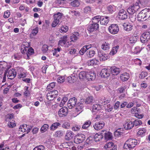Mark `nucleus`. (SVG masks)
I'll list each match as a JSON object with an SVG mask.
<instances>
[{"label": "nucleus", "mask_w": 150, "mask_h": 150, "mask_svg": "<svg viewBox=\"0 0 150 150\" xmlns=\"http://www.w3.org/2000/svg\"><path fill=\"white\" fill-rule=\"evenodd\" d=\"M138 37L137 36H132L129 39V42L131 43H135L137 40Z\"/></svg>", "instance_id": "nucleus-42"}, {"label": "nucleus", "mask_w": 150, "mask_h": 150, "mask_svg": "<svg viewBox=\"0 0 150 150\" xmlns=\"http://www.w3.org/2000/svg\"><path fill=\"white\" fill-rule=\"evenodd\" d=\"M28 48L27 47H26L24 49L23 52H22V53H26L27 54V55L28 58L29 57V56L30 55L32 54V53H33L34 52V50L31 47H30L28 48V50L27 51L26 48Z\"/></svg>", "instance_id": "nucleus-23"}, {"label": "nucleus", "mask_w": 150, "mask_h": 150, "mask_svg": "<svg viewBox=\"0 0 150 150\" xmlns=\"http://www.w3.org/2000/svg\"><path fill=\"white\" fill-rule=\"evenodd\" d=\"M4 144H0V150H10L8 147L4 148Z\"/></svg>", "instance_id": "nucleus-64"}, {"label": "nucleus", "mask_w": 150, "mask_h": 150, "mask_svg": "<svg viewBox=\"0 0 150 150\" xmlns=\"http://www.w3.org/2000/svg\"><path fill=\"white\" fill-rule=\"evenodd\" d=\"M133 122L134 123V125L135 126H138L142 124V122L140 120H135Z\"/></svg>", "instance_id": "nucleus-62"}, {"label": "nucleus", "mask_w": 150, "mask_h": 150, "mask_svg": "<svg viewBox=\"0 0 150 150\" xmlns=\"http://www.w3.org/2000/svg\"><path fill=\"white\" fill-rule=\"evenodd\" d=\"M91 124V122L90 121L86 122L82 126V128L83 129H86Z\"/></svg>", "instance_id": "nucleus-47"}, {"label": "nucleus", "mask_w": 150, "mask_h": 150, "mask_svg": "<svg viewBox=\"0 0 150 150\" xmlns=\"http://www.w3.org/2000/svg\"><path fill=\"white\" fill-rule=\"evenodd\" d=\"M139 8V6L137 5H134L133 6L129 7L127 9V11L130 14H135V13Z\"/></svg>", "instance_id": "nucleus-11"}, {"label": "nucleus", "mask_w": 150, "mask_h": 150, "mask_svg": "<svg viewBox=\"0 0 150 150\" xmlns=\"http://www.w3.org/2000/svg\"><path fill=\"white\" fill-rule=\"evenodd\" d=\"M16 73L15 70L12 69L8 71L7 76L9 79H12L16 76Z\"/></svg>", "instance_id": "nucleus-17"}, {"label": "nucleus", "mask_w": 150, "mask_h": 150, "mask_svg": "<svg viewBox=\"0 0 150 150\" xmlns=\"http://www.w3.org/2000/svg\"><path fill=\"white\" fill-rule=\"evenodd\" d=\"M101 108V105L99 104L94 105L93 107L92 111L93 112H96L100 110Z\"/></svg>", "instance_id": "nucleus-36"}, {"label": "nucleus", "mask_w": 150, "mask_h": 150, "mask_svg": "<svg viewBox=\"0 0 150 150\" xmlns=\"http://www.w3.org/2000/svg\"><path fill=\"white\" fill-rule=\"evenodd\" d=\"M61 125L60 123L56 122L53 123L50 126V129L51 131H54Z\"/></svg>", "instance_id": "nucleus-29"}, {"label": "nucleus", "mask_w": 150, "mask_h": 150, "mask_svg": "<svg viewBox=\"0 0 150 150\" xmlns=\"http://www.w3.org/2000/svg\"><path fill=\"white\" fill-rule=\"evenodd\" d=\"M80 4V1L79 0H75L71 2V5L74 7H78Z\"/></svg>", "instance_id": "nucleus-45"}, {"label": "nucleus", "mask_w": 150, "mask_h": 150, "mask_svg": "<svg viewBox=\"0 0 150 150\" xmlns=\"http://www.w3.org/2000/svg\"><path fill=\"white\" fill-rule=\"evenodd\" d=\"M31 128L30 127H29L28 125H23L20 126L19 131L23 132H26V133H28L30 132Z\"/></svg>", "instance_id": "nucleus-10"}, {"label": "nucleus", "mask_w": 150, "mask_h": 150, "mask_svg": "<svg viewBox=\"0 0 150 150\" xmlns=\"http://www.w3.org/2000/svg\"><path fill=\"white\" fill-rule=\"evenodd\" d=\"M98 57L100 61H105L109 58V55L108 54H106L101 52L98 53Z\"/></svg>", "instance_id": "nucleus-12"}, {"label": "nucleus", "mask_w": 150, "mask_h": 150, "mask_svg": "<svg viewBox=\"0 0 150 150\" xmlns=\"http://www.w3.org/2000/svg\"><path fill=\"white\" fill-rule=\"evenodd\" d=\"M68 40L67 35H64L61 37L58 42V44L59 46H64Z\"/></svg>", "instance_id": "nucleus-18"}, {"label": "nucleus", "mask_w": 150, "mask_h": 150, "mask_svg": "<svg viewBox=\"0 0 150 150\" xmlns=\"http://www.w3.org/2000/svg\"><path fill=\"white\" fill-rule=\"evenodd\" d=\"M87 53L88 57H91L94 56L95 54V52L93 50H91L87 51Z\"/></svg>", "instance_id": "nucleus-60"}, {"label": "nucleus", "mask_w": 150, "mask_h": 150, "mask_svg": "<svg viewBox=\"0 0 150 150\" xmlns=\"http://www.w3.org/2000/svg\"><path fill=\"white\" fill-rule=\"evenodd\" d=\"M124 30L127 31H129L132 29L133 25L131 23H124L123 25Z\"/></svg>", "instance_id": "nucleus-24"}, {"label": "nucleus", "mask_w": 150, "mask_h": 150, "mask_svg": "<svg viewBox=\"0 0 150 150\" xmlns=\"http://www.w3.org/2000/svg\"><path fill=\"white\" fill-rule=\"evenodd\" d=\"M80 35L79 33L77 32L73 33L70 37V40L71 41L75 42L79 38Z\"/></svg>", "instance_id": "nucleus-21"}, {"label": "nucleus", "mask_w": 150, "mask_h": 150, "mask_svg": "<svg viewBox=\"0 0 150 150\" xmlns=\"http://www.w3.org/2000/svg\"><path fill=\"white\" fill-rule=\"evenodd\" d=\"M85 139V135L83 134L79 133L77 134L74 138V142L76 144L82 143Z\"/></svg>", "instance_id": "nucleus-3"}, {"label": "nucleus", "mask_w": 150, "mask_h": 150, "mask_svg": "<svg viewBox=\"0 0 150 150\" xmlns=\"http://www.w3.org/2000/svg\"><path fill=\"white\" fill-rule=\"evenodd\" d=\"M62 49L60 47H58L57 48L54 49L52 51L53 54L54 56H56V57H58L59 56L58 53Z\"/></svg>", "instance_id": "nucleus-41"}, {"label": "nucleus", "mask_w": 150, "mask_h": 150, "mask_svg": "<svg viewBox=\"0 0 150 150\" xmlns=\"http://www.w3.org/2000/svg\"><path fill=\"white\" fill-rule=\"evenodd\" d=\"M13 57L15 60H19L21 58V55L19 53H16L14 54Z\"/></svg>", "instance_id": "nucleus-55"}, {"label": "nucleus", "mask_w": 150, "mask_h": 150, "mask_svg": "<svg viewBox=\"0 0 150 150\" xmlns=\"http://www.w3.org/2000/svg\"><path fill=\"white\" fill-rule=\"evenodd\" d=\"M96 74L93 71L87 72V79L88 81H92L95 79Z\"/></svg>", "instance_id": "nucleus-19"}, {"label": "nucleus", "mask_w": 150, "mask_h": 150, "mask_svg": "<svg viewBox=\"0 0 150 150\" xmlns=\"http://www.w3.org/2000/svg\"><path fill=\"white\" fill-rule=\"evenodd\" d=\"M120 77L122 81H126L129 79V75L127 73L124 72L121 75Z\"/></svg>", "instance_id": "nucleus-27"}, {"label": "nucleus", "mask_w": 150, "mask_h": 150, "mask_svg": "<svg viewBox=\"0 0 150 150\" xmlns=\"http://www.w3.org/2000/svg\"><path fill=\"white\" fill-rule=\"evenodd\" d=\"M94 100L93 97L91 96L87 97L85 100V103L86 104H90L92 103Z\"/></svg>", "instance_id": "nucleus-38"}, {"label": "nucleus", "mask_w": 150, "mask_h": 150, "mask_svg": "<svg viewBox=\"0 0 150 150\" xmlns=\"http://www.w3.org/2000/svg\"><path fill=\"white\" fill-rule=\"evenodd\" d=\"M150 17V9H145L142 10L138 14L137 19L139 21H144Z\"/></svg>", "instance_id": "nucleus-1"}, {"label": "nucleus", "mask_w": 150, "mask_h": 150, "mask_svg": "<svg viewBox=\"0 0 150 150\" xmlns=\"http://www.w3.org/2000/svg\"><path fill=\"white\" fill-rule=\"evenodd\" d=\"M105 137L106 139H111L112 138V133L108 132L105 134Z\"/></svg>", "instance_id": "nucleus-46"}, {"label": "nucleus", "mask_w": 150, "mask_h": 150, "mask_svg": "<svg viewBox=\"0 0 150 150\" xmlns=\"http://www.w3.org/2000/svg\"><path fill=\"white\" fill-rule=\"evenodd\" d=\"M147 75V73L146 72L143 71L140 74L139 77L141 79H143Z\"/></svg>", "instance_id": "nucleus-61"}, {"label": "nucleus", "mask_w": 150, "mask_h": 150, "mask_svg": "<svg viewBox=\"0 0 150 150\" xmlns=\"http://www.w3.org/2000/svg\"><path fill=\"white\" fill-rule=\"evenodd\" d=\"M68 112V109L67 107H64L61 108L58 112V114L61 117L66 116Z\"/></svg>", "instance_id": "nucleus-8"}, {"label": "nucleus", "mask_w": 150, "mask_h": 150, "mask_svg": "<svg viewBox=\"0 0 150 150\" xmlns=\"http://www.w3.org/2000/svg\"><path fill=\"white\" fill-rule=\"evenodd\" d=\"M104 122L100 121L96 122L93 126L96 130H98L104 127Z\"/></svg>", "instance_id": "nucleus-14"}, {"label": "nucleus", "mask_w": 150, "mask_h": 150, "mask_svg": "<svg viewBox=\"0 0 150 150\" xmlns=\"http://www.w3.org/2000/svg\"><path fill=\"white\" fill-rule=\"evenodd\" d=\"M124 128L126 129H130L134 126V123L132 121L126 122L123 125Z\"/></svg>", "instance_id": "nucleus-22"}, {"label": "nucleus", "mask_w": 150, "mask_h": 150, "mask_svg": "<svg viewBox=\"0 0 150 150\" xmlns=\"http://www.w3.org/2000/svg\"><path fill=\"white\" fill-rule=\"evenodd\" d=\"M103 135L100 133H97L95 134L94 139L96 142H98L101 140L103 137Z\"/></svg>", "instance_id": "nucleus-25"}, {"label": "nucleus", "mask_w": 150, "mask_h": 150, "mask_svg": "<svg viewBox=\"0 0 150 150\" xmlns=\"http://www.w3.org/2000/svg\"><path fill=\"white\" fill-rule=\"evenodd\" d=\"M108 30L110 33L112 34L117 33L119 30L118 26L116 24H112L109 26Z\"/></svg>", "instance_id": "nucleus-4"}, {"label": "nucleus", "mask_w": 150, "mask_h": 150, "mask_svg": "<svg viewBox=\"0 0 150 150\" xmlns=\"http://www.w3.org/2000/svg\"><path fill=\"white\" fill-rule=\"evenodd\" d=\"M109 21L108 17H104L103 16H101L100 23L102 25H105L108 23Z\"/></svg>", "instance_id": "nucleus-28"}, {"label": "nucleus", "mask_w": 150, "mask_h": 150, "mask_svg": "<svg viewBox=\"0 0 150 150\" xmlns=\"http://www.w3.org/2000/svg\"><path fill=\"white\" fill-rule=\"evenodd\" d=\"M83 107V104L80 103L77 104L76 106L75 110L76 112L78 113L77 115L79 114L82 111Z\"/></svg>", "instance_id": "nucleus-20"}, {"label": "nucleus", "mask_w": 150, "mask_h": 150, "mask_svg": "<svg viewBox=\"0 0 150 150\" xmlns=\"http://www.w3.org/2000/svg\"><path fill=\"white\" fill-rule=\"evenodd\" d=\"M77 99L75 98H73L69 100L68 103V106L69 108H72L76 104Z\"/></svg>", "instance_id": "nucleus-16"}, {"label": "nucleus", "mask_w": 150, "mask_h": 150, "mask_svg": "<svg viewBox=\"0 0 150 150\" xmlns=\"http://www.w3.org/2000/svg\"><path fill=\"white\" fill-rule=\"evenodd\" d=\"M49 127V126L47 124H44L41 127L40 131L42 133H44L46 131Z\"/></svg>", "instance_id": "nucleus-43"}, {"label": "nucleus", "mask_w": 150, "mask_h": 150, "mask_svg": "<svg viewBox=\"0 0 150 150\" xmlns=\"http://www.w3.org/2000/svg\"><path fill=\"white\" fill-rule=\"evenodd\" d=\"M119 46H117L113 47L110 53V54L111 55H113L117 52L119 48Z\"/></svg>", "instance_id": "nucleus-37"}, {"label": "nucleus", "mask_w": 150, "mask_h": 150, "mask_svg": "<svg viewBox=\"0 0 150 150\" xmlns=\"http://www.w3.org/2000/svg\"><path fill=\"white\" fill-rule=\"evenodd\" d=\"M67 97H64L61 100V102L60 104V106H62L64 104L67 102Z\"/></svg>", "instance_id": "nucleus-63"}, {"label": "nucleus", "mask_w": 150, "mask_h": 150, "mask_svg": "<svg viewBox=\"0 0 150 150\" xmlns=\"http://www.w3.org/2000/svg\"><path fill=\"white\" fill-rule=\"evenodd\" d=\"M76 79V77L74 76L72 77L71 76H70L68 78L67 80L69 83H74Z\"/></svg>", "instance_id": "nucleus-50"}, {"label": "nucleus", "mask_w": 150, "mask_h": 150, "mask_svg": "<svg viewBox=\"0 0 150 150\" xmlns=\"http://www.w3.org/2000/svg\"><path fill=\"white\" fill-rule=\"evenodd\" d=\"M55 86V83L54 82H52L50 83L47 86V89L49 90H51V89L54 87Z\"/></svg>", "instance_id": "nucleus-56"}, {"label": "nucleus", "mask_w": 150, "mask_h": 150, "mask_svg": "<svg viewBox=\"0 0 150 150\" xmlns=\"http://www.w3.org/2000/svg\"><path fill=\"white\" fill-rule=\"evenodd\" d=\"M110 101V100H106L105 99H100L99 100V103H100L103 104V105H105L107 103H109Z\"/></svg>", "instance_id": "nucleus-51"}, {"label": "nucleus", "mask_w": 150, "mask_h": 150, "mask_svg": "<svg viewBox=\"0 0 150 150\" xmlns=\"http://www.w3.org/2000/svg\"><path fill=\"white\" fill-rule=\"evenodd\" d=\"M130 14L129 17L130 19L132 22H133L135 20L136 14Z\"/></svg>", "instance_id": "nucleus-57"}, {"label": "nucleus", "mask_w": 150, "mask_h": 150, "mask_svg": "<svg viewBox=\"0 0 150 150\" xmlns=\"http://www.w3.org/2000/svg\"><path fill=\"white\" fill-rule=\"evenodd\" d=\"M146 132V129L144 128H141L139 129L138 132V134L143 137L145 135V134Z\"/></svg>", "instance_id": "nucleus-32"}, {"label": "nucleus", "mask_w": 150, "mask_h": 150, "mask_svg": "<svg viewBox=\"0 0 150 150\" xmlns=\"http://www.w3.org/2000/svg\"><path fill=\"white\" fill-rule=\"evenodd\" d=\"M101 18V16H97L94 17L92 19V22L93 23H97Z\"/></svg>", "instance_id": "nucleus-40"}, {"label": "nucleus", "mask_w": 150, "mask_h": 150, "mask_svg": "<svg viewBox=\"0 0 150 150\" xmlns=\"http://www.w3.org/2000/svg\"><path fill=\"white\" fill-rule=\"evenodd\" d=\"M114 145V144L112 142H108L105 145L104 148L106 149H111L112 148Z\"/></svg>", "instance_id": "nucleus-39"}, {"label": "nucleus", "mask_w": 150, "mask_h": 150, "mask_svg": "<svg viewBox=\"0 0 150 150\" xmlns=\"http://www.w3.org/2000/svg\"><path fill=\"white\" fill-rule=\"evenodd\" d=\"M65 79L64 77L63 76H60L57 79V81L59 83H62L64 81Z\"/></svg>", "instance_id": "nucleus-58"}, {"label": "nucleus", "mask_w": 150, "mask_h": 150, "mask_svg": "<svg viewBox=\"0 0 150 150\" xmlns=\"http://www.w3.org/2000/svg\"><path fill=\"white\" fill-rule=\"evenodd\" d=\"M91 45H85L84 46L81 50L79 51V53L81 55L83 54L89 48L91 47Z\"/></svg>", "instance_id": "nucleus-30"}, {"label": "nucleus", "mask_w": 150, "mask_h": 150, "mask_svg": "<svg viewBox=\"0 0 150 150\" xmlns=\"http://www.w3.org/2000/svg\"><path fill=\"white\" fill-rule=\"evenodd\" d=\"M117 16L120 19L123 20L127 18V15L125 11L121 9L118 12Z\"/></svg>", "instance_id": "nucleus-7"}, {"label": "nucleus", "mask_w": 150, "mask_h": 150, "mask_svg": "<svg viewBox=\"0 0 150 150\" xmlns=\"http://www.w3.org/2000/svg\"><path fill=\"white\" fill-rule=\"evenodd\" d=\"M87 72L83 71L80 72L79 75V78L81 80H83L85 79H87Z\"/></svg>", "instance_id": "nucleus-31"}, {"label": "nucleus", "mask_w": 150, "mask_h": 150, "mask_svg": "<svg viewBox=\"0 0 150 150\" xmlns=\"http://www.w3.org/2000/svg\"><path fill=\"white\" fill-rule=\"evenodd\" d=\"M68 30V27L66 25L63 26L59 29V31L62 33H64L67 32Z\"/></svg>", "instance_id": "nucleus-44"}, {"label": "nucleus", "mask_w": 150, "mask_h": 150, "mask_svg": "<svg viewBox=\"0 0 150 150\" xmlns=\"http://www.w3.org/2000/svg\"><path fill=\"white\" fill-rule=\"evenodd\" d=\"M101 47L103 50H108L110 48V45L108 42H105L103 44Z\"/></svg>", "instance_id": "nucleus-35"}, {"label": "nucleus", "mask_w": 150, "mask_h": 150, "mask_svg": "<svg viewBox=\"0 0 150 150\" xmlns=\"http://www.w3.org/2000/svg\"><path fill=\"white\" fill-rule=\"evenodd\" d=\"M111 70L112 73L114 75H117L120 71V69L115 66L112 67H111Z\"/></svg>", "instance_id": "nucleus-26"}, {"label": "nucleus", "mask_w": 150, "mask_h": 150, "mask_svg": "<svg viewBox=\"0 0 150 150\" xmlns=\"http://www.w3.org/2000/svg\"><path fill=\"white\" fill-rule=\"evenodd\" d=\"M28 87L27 86H25L24 88V91H25L24 92L23 94L24 96H27L30 94V91L28 89Z\"/></svg>", "instance_id": "nucleus-48"}, {"label": "nucleus", "mask_w": 150, "mask_h": 150, "mask_svg": "<svg viewBox=\"0 0 150 150\" xmlns=\"http://www.w3.org/2000/svg\"><path fill=\"white\" fill-rule=\"evenodd\" d=\"M98 23H93L88 25L87 29L89 32H92L96 30L98 28Z\"/></svg>", "instance_id": "nucleus-13"}, {"label": "nucleus", "mask_w": 150, "mask_h": 150, "mask_svg": "<svg viewBox=\"0 0 150 150\" xmlns=\"http://www.w3.org/2000/svg\"><path fill=\"white\" fill-rule=\"evenodd\" d=\"M58 93L57 91H52L48 93L47 95V99L50 100H53L57 97Z\"/></svg>", "instance_id": "nucleus-6"}, {"label": "nucleus", "mask_w": 150, "mask_h": 150, "mask_svg": "<svg viewBox=\"0 0 150 150\" xmlns=\"http://www.w3.org/2000/svg\"><path fill=\"white\" fill-rule=\"evenodd\" d=\"M62 127L66 129H69L70 127V124L68 122H64L62 125Z\"/></svg>", "instance_id": "nucleus-52"}, {"label": "nucleus", "mask_w": 150, "mask_h": 150, "mask_svg": "<svg viewBox=\"0 0 150 150\" xmlns=\"http://www.w3.org/2000/svg\"><path fill=\"white\" fill-rule=\"evenodd\" d=\"M45 147L42 145L38 146L35 147L33 150H44Z\"/></svg>", "instance_id": "nucleus-59"}, {"label": "nucleus", "mask_w": 150, "mask_h": 150, "mask_svg": "<svg viewBox=\"0 0 150 150\" xmlns=\"http://www.w3.org/2000/svg\"><path fill=\"white\" fill-rule=\"evenodd\" d=\"M98 61L95 59L88 60L87 62V63L88 66H92L98 63Z\"/></svg>", "instance_id": "nucleus-33"}, {"label": "nucleus", "mask_w": 150, "mask_h": 150, "mask_svg": "<svg viewBox=\"0 0 150 150\" xmlns=\"http://www.w3.org/2000/svg\"><path fill=\"white\" fill-rule=\"evenodd\" d=\"M108 10L109 13H112L115 11V7L111 5L109 6L108 7Z\"/></svg>", "instance_id": "nucleus-54"}, {"label": "nucleus", "mask_w": 150, "mask_h": 150, "mask_svg": "<svg viewBox=\"0 0 150 150\" xmlns=\"http://www.w3.org/2000/svg\"><path fill=\"white\" fill-rule=\"evenodd\" d=\"M74 136V133L72 132L70 130H67L66 133L64 138L66 140H70L73 138Z\"/></svg>", "instance_id": "nucleus-15"}, {"label": "nucleus", "mask_w": 150, "mask_h": 150, "mask_svg": "<svg viewBox=\"0 0 150 150\" xmlns=\"http://www.w3.org/2000/svg\"><path fill=\"white\" fill-rule=\"evenodd\" d=\"M137 140L135 139H129L125 143L124 148L127 150H129L134 148L137 144Z\"/></svg>", "instance_id": "nucleus-2"}, {"label": "nucleus", "mask_w": 150, "mask_h": 150, "mask_svg": "<svg viewBox=\"0 0 150 150\" xmlns=\"http://www.w3.org/2000/svg\"><path fill=\"white\" fill-rule=\"evenodd\" d=\"M142 50V48L139 47L137 46L135 47L134 49L133 50V52L135 54H136L138 53H139Z\"/></svg>", "instance_id": "nucleus-53"}, {"label": "nucleus", "mask_w": 150, "mask_h": 150, "mask_svg": "<svg viewBox=\"0 0 150 150\" xmlns=\"http://www.w3.org/2000/svg\"><path fill=\"white\" fill-rule=\"evenodd\" d=\"M140 40L142 42H146L150 40V33L149 32H144L142 35Z\"/></svg>", "instance_id": "nucleus-5"}, {"label": "nucleus", "mask_w": 150, "mask_h": 150, "mask_svg": "<svg viewBox=\"0 0 150 150\" xmlns=\"http://www.w3.org/2000/svg\"><path fill=\"white\" fill-rule=\"evenodd\" d=\"M64 134L63 131H58L56 132L54 134V136L57 137H61Z\"/></svg>", "instance_id": "nucleus-49"}, {"label": "nucleus", "mask_w": 150, "mask_h": 150, "mask_svg": "<svg viewBox=\"0 0 150 150\" xmlns=\"http://www.w3.org/2000/svg\"><path fill=\"white\" fill-rule=\"evenodd\" d=\"M110 69H103L101 70L100 73V75L102 77L107 78L110 76Z\"/></svg>", "instance_id": "nucleus-9"}, {"label": "nucleus", "mask_w": 150, "mask_h": 150, "mask_svg": "<svg viewBox=\"0 0 150 150\" xmlns=\"http://www.w3.org/2000/svg\"><path fill=\"white\" fill-rule=\"evenodd\" d=\"M63 14L62 13L58 12L56 14L54 15V19L56 20L59 21V22L62 18V17Z\"/></svg>", "instance_id": "nucleus-34"}]
</instances>
